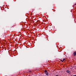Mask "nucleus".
Returning <instances> with one entry per match:
<instances>
[{"label":"nucleus","mask_w":76,"mask_h":76,"mask_svg":"<svg viewBox=\"0 0 76 76\" xmlns=\"http://www.w3.org/2000/svg\"><path fill=\"white\" fill-rule=\"evenodd\" d=\"M73 54L74 56H76V51H75H75L74 52Z\"/></svg>","instance_id":"obj_2"},{"label":"nucleus","mask_w":76,"mask_h":76,"mask_svg":"<svg viewBox=\"0 0 76 76\" xmlns=\"http://www.w3.org/2000/svg\"><path fill=\"white\" fill-rule=\"evenodd\" d=\"M56 76H58V75H56Z\"/></svg>","instance_id":"obj_6"},{"label":"nucleus","mask_w":76,"mask_h":76,"mask_svg":"<svg viewBox=\"0 0 76 76\" xmlns=\"http://www.w3.org/2000/svg\"><path fill=\"white\" fill-rule=\"evenodd\" d=\"M66 72H67V73H70V71L68 70H66Z\"/></svg>","instance_id":"obj_3"},{"label":"nucleus","mask_w":76,"mask_h":76,"mask_svg":"<svg viewBox=\"0 0 76 76\" xmlns=\"http://www.w3.org/2000/svg\"><path fill=\"white\" fill-rule=\"evenodd\" d=\"M47 70H45V73H47Z\"/></svg>","instance_id":"obj_5"},{"label":"nucleus","mask_w":76,"mask_h":76,"mask_svg":"<svg viewBox=\"0 0 76 76\" xmlns=\"http://www.w3.org/2000/svg\"><path fill=\"white\" fill-rule=\"evenodd\" d=\"M65 60H66V59H65V58H63V60H62V59H61V60H60V61H61L62 62H63V61H65Z\"/></svg>","instance_id":"obj_1"},{"label":"nucleus","mask_w":76,"mask_h":76,"mask_svg":"<svg viewBox=\"0 0 76 76\" xmlns=\"http://www.w3.org/2000/svg\"><path fill=\"white\" fill-rule=\"evenodd\" d=\"M61 76V75H60V76Z\"/></svg>","instance_id":"obj_10"},{"label":"nucleus","mask_w":76,"mask_h":76,"mask_svg":"<svg viewBox=\"0 0 76 76\" xmlns=\"http://www.w3.org/2000/svg\"><path fill=\"white\" fill-rule=\"evenodd\" d=\"M75 5H76V4H75Z\"/></svg>","instance_id":"obj_8"},{"label":"nucleus","mask_w":76,"mask_h":76,"mask_svg":"<svg viewBox=\"0 0 76 76\" xmlns=\"http://www.w3.org/2000/svg\"><path fill=\"white\" fill-rule=\"evenodd\" d=\"M30 72H31V71Z\"/></svg>","instance_id":"obj_9"},{"label":"nucleus","mask_w":76,"mask_h":76,"mask_svg":"<svg viewBox=\"0 0 76 76\" xmlns=\"http://www.w3.org/2000/svg\"><path fill=\"white\" fill-rule=\"evenodd\" d=\"M5 36H7V35H5Z\"/></svg>","instance_id":"obj_7"},{"label":"nucleus","mask_w":76,"mask_h":76,"mask_svg":"<svg viewBox=\"0 0 76 76\" xmlns=\"http://www.w3.org/2000/svg\"><path fill=\"white\" fill-rule=\"evenodd\" d=\"M45 74L46 75H47V76H48V72H47L45 73Z\"/></svg>","instance_id":"obj_4"}]
</instances>
